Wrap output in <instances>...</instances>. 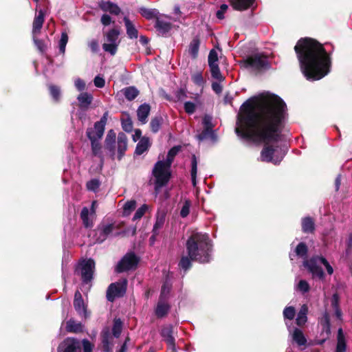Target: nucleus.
I'll use <instances>...</instances> for the list:
<instances>
[{"instance_id":"1","label":"nucleus","mask_w":352,"mask_h":352,"mask_svg":"<svg viewBox=\"0 0 352 352\" xmlns=\"http://www.w3.org/2000/svg\"><path fill=\"white\" fill-rule=\"evenodd\" d=\"M287 117V107L280 98L269 92L262 93L241 105L235 132L243 139L276 144ZM285 155V150L282 147L265 145L261 160L278 164Z\"/></svg>"},{"instance_id":"2","label":"nucleus","mask_w":352,"mask_h":352,"mask_svg":"<svg viewBox=\"0 0 352 352\" xmlns=\"http://www.w3.org/2000/svg\"><path fill=\"white\" fill-rule=\"evenodd\" d=\"M300 70L308 80H318L330 71L331 60L323 45L314 39H300L294 47Z\"/></svg>"},{"instance_id":"3","label":"nucleus","mask_w":352,"mask_h":352,"mask_svg":"<svg viewBox=\"0 0 352 352\" xmlns=\"http://www.w3.org/2000/svg\"><path fill=\"white\" fill-rule=\"evenodd\" d=\"M186 250L188 256H183L179 262L185 271L190 268L191 261L206 263L212 259V244L206 234L192 233L186 241Z\"/></svg>"},{"instance_id":"4","label":"nucleus","mask_w":352,"mask_h":352,"mask_svg":"<svg viewBox=\"0 0 352 352\" xmlns=\"http://www.w3.org/2000/svg\"><path fill=\"white\" fill-rule=\"evenodd\" d=\"M179 151V147L175 146L172 148L168 151L165 161H158L155 164L153 169V175L155 178V191H159L162 187L168 183L170 177V168L171 164Z\"/></svg>"},{"instance_id":"5","label":"nucleus","mask_w":352,"mask_h":352,"mask_svg":"<svg viewBox=\"0 0 352 352\" xmlns=\"http://www.w3.org/2000/svg\"><path fill=\"white\" fill-rule=\"evenodd\" d=\"M116 135L113 130L108 131L105 140L104 148L109 152L110 156L113 158L116 154V144L118 151V159L120 160L127 149V137L124 133H119L116 142Z\"/></svg>"},{"instance_id":"6","label":"nucleus","mask_w":352,"mask_h":352,"mask_svg":"<svg viewBox=\"0 0 352 352\" xmlns=\"http://www.w3.org/2000/svg\"><path fill=\"white\" fill-rule=\"evenodd\" d=\"M324 265L329 274H332L333 269L331 265L329 263L327 260L322 256H313L310 259H306L303 261V265L308 270L314 278H318L322 280L324 277V272L321 267V265Z\"/></svg>"},{"instance_id":"7","label":"nucleus","mask_w":352,"mask_h":352,"mask_svg":"<svg viewBox=\"0 0 352 352\" xmlns=\"http://www.w3.org/2000/svg\"><path fill=\"white\" fill-rule=\"evenodd\" d=\"M118 228L116 223L104 219L94 230V239L96 243H101L109 237L114 236V230ZM119 232L115 235L119 234Z\"/></svg>"},{"instance_id":"8","label":"nucleus","mask_w":352,"mask_h":352,"mask_svg":"<svg viewBox=\"0 0 352 352\" xmlns=\"http://www.w3.org/2000/svg\"><path fill=\"white\" fill-rule=\"evenodd\" d=\"M95 270V262L93 259L89 258L81 261L76 270V272L81 276L83 283L87 284L93 279Z\"/></svg>"},{"instance_id":"9","label":"nucleus","mask_w":352,"mask_h":352,"mask_svg":"<svg viewBox=\"0 0 352 352\" xmlns=\"http://www.w3.org/2000/svg\"><path fill=\"white\" fill-rule=\"evenodd\" d=\"M119 35L120 30L115 28L111 29L107 33V43H104L102 45V48L105 52H109L111 55H114L116 53L120 43V41L118 39Z\"/></svg>"},{"instance_id":"10","label":"nucleus","mask_w":352,"mask_h":352,"mask_svg":"<svg viewBox=\"0 0 352 352\" xmlns=\"http://www.w3.org/2000/svg\"><path fill=\"white\" fill-rule=\"evenodd\" d=\"M87 136L91 142V151L94 155L98 157L100 161L104 160L102 155V147L100 143L103 134L100 135L98 132L92 129L87 130Z\"/></svg>"},{"instance_id":"11","label":"nucleus","mask_w":352,"mask_h":352,"mask_svg":"<svg viewBox=\"0 0 352 352\" xmlns=\"http://www.w3.org/2000/svg\"><path fill=\"white\" fill-rule=\"evenodd\" d=\"M126 289V281L111 283L107 291V298L113 302L116 298L122 296Z\"/></svg>"},{"instance_id":"12","label":"nucleus","mask_w":352,"mask_h":352,"mask_svg":"<svg viewBox=\"0 0 352 352\" xmlns=\"http://www.w3.org/2000/svg\"><path fill=\"white\" fill-rule=\"evenodd\" d=\"M138 263L137 256L133 253L126 254L118 263L116 267L118 272H122L135 268Z\"/></svg>"},{"instance_id":"13","label":"nucleus","mask_w":352,"mask_h":352,"mask_svg":"<svg viewBox=\"0 0 352 352\" xmlns=\"http://www.w3.org/2000/svg\"><path fill=\"white\" fill-rule=\"evenodd\" d=\"M245 63L254 69H261L268 66L267 58L261 54H252L247 58Z\"/></svg>"},{"instance_id":"14","label":"nucleus","mask_w":352,"mask_h":352,"mask_svg":"<svg viewBox=\"0 0 352 352\" xmlns=\"http://www.w3.org/2000/svg\"><path fill=\"white\" fill-rule=\"evenodd\" d=\"M74 307L78 315L84 318H87L90 313L87 311V305L82 299V294L79 291H76L74 294Z\"/></svg>"},{"instance_id":"15","label":"nucleus","mask_w":352,"mask_h":352,"mask_svg":"<svg viewBox=\"0 0 352 352\" xmlns=\"http://www.w3.org/2000/svg\"><path fill=\"white\" fill-rule=\"evenodd\" d=\"M80 344L78 340L72 338H66L58 346V352H79Z\"/></svg>"},{"instance_id":"16","label":"nucleus","mask_w":352,"mask_h":352,"mask_svg":"<svg viewBox=\"0 0 352 352\" xmlns=\"http://www.w3.org/2000/svg\"><path fill=\"white\" fill-rule=\"evenodd\" d=\"M170 20V17L166 15L160 14L157 17L155 27L160 34H164L171 29Z\"/></svg>"},{"instance_id":"17","label":"nucleus","mask_w":352,"mask_h":352,"mask_svg":"<svg viewBox=\"0 0 352 352\" xmlns=\"http://www.w3.org/2000/svg\"><path fill=\"white\" fill-rule=\"evenodd\" d=\"M45 13L43 10H40L35 15L32 25V34L36 36L41 31L44 22Z\"/></svg>"},{"instance_id":"18","label":"nucleus","mask_w":352,"mask_h":352,"mask_svg":"<svg viewBox=\"0 0 352 352\" xmlns=\"http://www.w3.org/2000/svg\"><path fill=\"white\" fill-rule=\"evenodd\" d=\"M150 111L151 107L149 104L146 103L141 104L137 110V116L138 120L142 124L146 123Z\"/></svg>"},{"instance_id":"19","label":"nucleus","mask_w":352,"mask_h":352,"mask_svg":"<svg viewBox=\"0 0 352 352\" xmlns=\"http://www.w3.org/2000/svg\"><path fill=\"white\" fill-rule=\"evenodd\" d=\"M124 22L126 27V32L128 37L131 39H135L138 37V31L134 24L126 16L124 17Z\"/></svg>"},{"instance_id":"20","label":"nucleus","mask_w":352,"mask_h":352,"mask_svg":"<svg viewBox=\"0 0 352 352\" xmlns=\"http://www.w3.org/2000/svg\"><path fill=\"white\" fill-rule=\"evenodd\" d=\"M234 9L245 10L252 6L255 0H229Z\"/></svg>"},{"instance_id":"21","label":"nucleus","mask_w":352,"mask_h":352,"mask_svg":"<svg viewBox=\"0 0 352 352\" xmlns=\"http://www.w3.org/2000/svg\"><path fill=\"white\" fill-rule=\"evenodd\" d=\"M166 300H164V298H160L159 299L158 303L155 309V314L159 318L164 317L169 311L170 306L166 302Z\"/></svg>"},{"instance_id":"22","label":"nucleus","mask_w":352,"mask_h":352,"mask_svg":"<svg viewBox=\"0 0 352 352\" xmlns=\"http://www.w3.org/2000/svg\"><path fill=\"white\" fill-rule=\"evenodd\" d=\"M109 113L106 111L100 118V121L94 124V127L88 128L87 129H92V131L98 132L100 135L104 134L105 125L108 119Z\"/></svg>"},{"instance_id":"23","label":"nucleus","mask_w":352,"mask_h":352,"mask_svg":"<svg viewBox=\"0 0 352 352\" xmlns=\"http://www.w3.org/2000/svg\"><path fill=\"white\" fill-rule=\"evenodd\" d=\"M166 221V213L164 212H158L156 216L155 223L153 226L152 232L160 234V230L164 227Z\"/></svg>"},{"instance_id":"24","label":"nucleus","mask_w":352,"mask_h":352,"mask_svg":"<svg viewBox=\"0 0 352 352\" xmlns=\"http://www.w3.org/2000/svg\"><path fill=\"white\" fill-rule=\"evenodd\" d=\"M151 146L150 140L148 138L143 137L142 138L139 142L138 143L135 153L138 155H140L143 154L145 151H146Z\"/></svg>"},{"instance_id":"25","label":"nucleus","mask_w":352,"mask_h":352,"mask_svg":"<svg viewBox=\"0 0 352 352\" xmlns=\"http://www.w3.org/2000/svg\"><path fill=\"white\" fill-rule=\"evenodd\" d=\"M77 100L81 108L87 109L92 102L93 97L89 93L83 92L78 96Z\"/></svg>"},{"instance_id":"26","label":"nucleus","mask_w":352,"mask_h":352,"mask_svg":"<svg viewBox=\"0 0 352 352\" xmlns=\"http://www.w3.org/2000/svg\"><path fill=\"white\" fill-rule=\"evenodd\" d=\"M199 141H203L206 139H210L212 142L217 140V136L213 129H204L196 135Z\"/></svg>"},{"instance_id":"27","label":"nucleus","mask_w":352,"mask_h":352,"mask_svg":"<svg viewBox=\"0 0 352 352\" xmlns=\"http://www.w3.org/2000/svg\"><path fill=\"white\" fill-rule=\"evenodd\" d=\"M292 337L293 340L298 345V346H304L307 343V339L304 336L302 331L297 328H295L292 333Z\"/></svg>"},{"instance_id":"28","label":"nucleus","mask_w":352,"mask_h":352,"mask_svg":"<svg viewBox=\"0 0 352 352\" xmlns=\"http://www.w3.org/2000/svg\"><path fill=\"white\" fill-rule=\"evenodd\" d=\"M308 313V307L306 305H303L301 306L300 311L297 315V318L296 319V324L298 326H302L305 324L307 320V315Z\"/></svg>"},{"instance_id":"29","label":"nucleus","mask_w":352,"mask_h":352,"mask_svg":"<svg viewBox=\"0 0 352 352\" xmlns=\"http://www.w3.org/2000/svg\"><path fill=\"white\" fill-rule=\"evenodd\" d=\"M337 340L338 342L335 352H346V345L342 329H338Z\"/></svg>"},{"instance_id":"30","label":"nucleus","mask_w":352,"mask_h":352,"mask_svg":"<svg viewBox=\"0 0 352 352\" xmlns=\"http://www.w3.org/2000/svg\"><path fill=\"white\" fill-rule=\"evenodd\" d=\"M173 326L167 325L162 328L161 331V336L166 343H173V340L175 338L173 336Z\"/></svg>"},{"instance_id":"31","label":"nucleus","mask_w":352,"mask_h":352,"mask_svg":"<svg viewBox=\"0 0 352 352\" xmlns=\"http://www.w3.org/2000/svg\"><path fill=\"white\" fill-rule=\"evenodd\" d=\"M80 218L85 228H91L93 226V219L89 217V210L84 207L80 212Z\"/></svg>"},{"instance_id":"32","label":"nucleus","mask_w":352,"mask_h":352,"mask_svg":"<svg viewBox=\"0 0 352 352\" xmlns=\"http://www.w3.org/2000/svg\"><path fill=\"white\" fill-rule=\"evenodd\" d=\"M140 13L146 19H152L160 16V12L156 9H148L146 8H140Z\"/></svg>"},{"instance_id":"33","label":"nucleus","mask_w":352,"mask_h":352,"mask_svg":"<svg viewBox=\"0 0 352 352\" xmlns=\"http://www.w3.org/2000/svg\"><path fill=\"white\" fill-rule=\"evenodd\" d=\"M199 44L200 42L199 38H194L189 45L188 52L193 58H195L197 56Z\"/></svg>"},{"instance_id":"34","label":"nucleus","mask_w":352,"mask_h":352,"mask_svg":"<svg viewBox=\"0 0 352 352\" xmlns=\"http://www.w3.org/2000/svg\"><path fill=\"white\" fill-rule=\"evenodd\" d=\"M101 8L103 10L109 12L110 13L115 15H118L120 12V8L116 4L110 2L103 3L101 6Z\"/></svg>"},{"instance_id":"35","label":"nucleus","mask_w":352,"mask_h":352,"mask_svg":"<svg viewBox=\"0 0 352 352\" xmlns=\"http://www.w3.org/2000/svg\"><path fill=\"white\" fill-rule=\"evenodd\" d=\"M302 229L304 232L309 233L314 230V222L310 217H305L302 220Z\"/></svg>"},{"instance_id":"36","label":"nucleus","mask_w":352,"mask_h":352,"mask_svg":"<svg viewBox=\"0 0 352 352\" xmlns=\"http://www.w3.org/2000/svg\"><path fill=\"white\" fill-rule=\"evenodd\" d=\"M308 248L303 242L300 243L295 248L294 253L297 256L307 259Z\"/></svg>"},{"instance_id":"37","label":"nucleus","mask_w":352,"mask_h":352,"mask_svg":"<svg viewBox=\"0 0 352 352\" xmlns=\"http://www.w3.org/2000/svg\"><path fill=\"white\" fill-rule=\"evenodd\" d=\"M123 94L128 100H134L139 94V91L134 87H129L122 90Z\"/></svg>"},{"instance_id":"38","label":"nucleus","mask_w":352,"mask_h":352,"mask_svg":"<svg viewBox=\"0 0 352 352\" xmlns=\"http://www.w3.org/2000/svg\"><path fill=\"white\" fill-rule=\"evenodd\" d=\"M66 329L69 332L78 333L82 331V326L80 322H76L74 320H69L67 322Z\"/></svg>"},{"instance_id":"39","label":"nucleus","mask_w":352,"mask_h":352,"mask_svg":"<svg viewBox=\"0 0 352 352\" xmlns=\"http://www.w3.org/2000/svg\"><path fill=\"white\" fill-rule=\"evenodd\" d=\"M191 179L194 187L197 185V160L195 155H192L191 160Z\"/></svg>"},{"instance_id":"40","label":"nucleus","mask_w":352,"mask_h":352,"mask_svg":"<svg viewBox=\"0 0 352 352\" xmlns=\"http://www.w3.org/2000/svg\"><path fill=\"white\" fill-rule=\"evenodd\" d=\"M210 71L211 76L213 78L218 80L219 81L223 80V77L220 72L219 64L210 65Z\"/></svg>"},{"instance_id":"41","label":"nucleus","mask_w":352,"mask_h":352,"mask_svg":"<svg viewBox=\"0 0 352 352\" xmlns=\"http://www.w3.org/2000/svg\"><path fill=\"white\" fill-rule=\"evenodd\" d=\"M136 207V201L135 200H130L126 201L123 206L122 214L124 217L129 216Z\"/></svg>"},{"instance_id":"42","label":"nucleus","mask_w":352,"mask_h":352,"mask_svg":"<svg viewBox=\"0 0 352 352\" xmlns=\"http://www.w3.org/2000/svg\"><path fill=\"white\" fill-rule=\"evenodd\" d=\"M122 330V322L120 318H116L113 321L112 333L114 337L118 338Z\"/></svg>"},{"instance_id":"43","label":"nucleus","mask_w":352,"mask_h":352,"mask_svg":"<svg viewBox=\"0 0 352 352\" xmlns=\"http://www.w3.org/2000/svg\"><path fill=\"white\" fill-rule=\"evenodd\" d=\"M163 119L161 116H155L153 118L150 123L151 131L153 133H157L159 131L162 124Z\"/></svg>"},{"instance_id":"44","label":"nucleus","mask_w":352,"mask_h":352,"mask_svg":"<svg viewBox=\"0 0 352 352\" xmlns=\"http://www.w3.org/2000/svg\"><path fill=\"white\" fill-rule=\"evenodd\" d=\"M68 42V36L66 32H62L60 39L59 41V51L60 53L64 54L67 43Z\"/></svg>"},{"instance_id":"45","label":"nucleus","mask_w":352,"mask_h":352,"mask_svg":"<svg viewBox=\"0 0 352 352\" xmlns=\"http://www.w3.org/2000/svg\"><path fill=\"white\" fill-rule=\"evenodd\" d=\"M49 89L50 91V95L53 98V99L56 101H58L60 98V89L58 87L53 85H50L49 86Z\"/></svg>"},{"instance_id":"46","label":"nucleus","mask_w":352,"mask_h":352,"mask_svg":"<svg viewBox=\"0 0 352 352\" xmlns=\"http://www.w3.org/2000/svg\"><path fill=\"white\" fill-rule=\"evenodd\" d=\"M296 289L301 293L305 294L309 291L310 287L306 280H300L297 284Z\"/></svg>"},{"instance_id":"47","label":"nucleus","mask_w":352,"mask_h":352,"mask_svg":"<svg viewBox=\"0 0 352 352\" xmlns=\"http://www.w3.org/2000/svg\"><path fill=\"white\" fill-rule=\"evenodd\" d=\"M100 186V182L98 179H92L87 183V188L89 190L96 192Z\"/></svg>"},{"instance_id":"48","label":"nucleus","mask_w":352,"mask_h":352,"mask_svg":"<svg viewBox=\"0 0 352 352\" xmlns=\"http://www.w3.org/2000/svg\"><path fill=\"white\" fill-rule=\"evenodd\" d=\"M122 127L126 132H131L133 129V122L128 116L126 118L122 119Z\"/></svg>"},{"instance_id":"49","label":"nucleus","mask_w":352,"mask_h":352,"mask_svg":"<svg viewBox=\"0 0 352 352\" xmlns=\"http://www.w3.org/2000/svg\"><path fill=\"white\" fill-rule=\"evenodd\" d=\"M208 60V65L218 64V62H219L218 54H217V51L214 49H212L210 51Z\"/></svg>"},{"instance_id":"50","label":"nucleus","mask_w":352,"mask_h":352,"mask_svg":"<svg viewBox=\"0 0 352 352\" xmlns=\"http://www.w3.org/2000/svg\"><path fill=\"white\" fill-rule=\"evenodd\" d=\"M190 201L186 200L184 203L182 209L180 210V215L182 217H186L190 212Z\"/></svg>"},{"instance_id":"51","label":"nucleus","mask_w":352,"mask_h":352,"mask_svg":"<svg viewBox=\"0 0 352 352\" xmlns=\"http://www.w3.org/2000/svg\"><path fill=\"white\" fill-rule=\"evenodd\" d=\"M109 337L110 336L108 331L104 333L102 335V344L105 352L111 351V349L109 347L110 342L109 340Z\"/></svg>"},{"instance_id":"52","label":"nucleus","mask_w":352,"mask_h":352,"mask_svg":"<svg viewBox=\"0 0 352 352\" xmlns=\"http://www.w3.org/2000/svg\"><path fill=\"white\" fill-rule=\"evenodd\" d=\"M295 309L293 307H287L283 311V316L285 318L292 320L295 316Z\"/></svg>"},{"instance_id":"53","label":"nucleus","mask_w":352,"mask_h":352,"mask_svg":"<svg viewBox=\"0 0 352 352\" xmlns=\"http://www.w3.org/2000/svg\"><path fill=\"white\" fill-rule=\"evenodd\" d=\"M212 118L209 115H205L202 120V124L204 129H213L212 123Z\"/></svg>"},{"instance_id":"54","label":"nucleus","mask_w":352,"mask_h":352,"mask_svg":"<svg viewBox=\"0 0 352 352\" xmlns=\"http://www.w3.org/2000/svg\"><path fill=\"white\" fill-rule=\"evenodd\" d=\"M192 80L197 85L202 86L204 84V80L200 72L194 74L192 76Z\"/></svg>"},{"instance_id":"55","label":"nucleus","mask_w":352,"mask_h":352,"mask_svg":"<svg viewBox=\"0 0 352 352\" xmlns=\"http://www.w3.org/2000/svg\"><path fill=\"white\" fill-rule=\"evenodd\" d=\"M170 290V285L167 283H164V284L162 285L161 294H160V298H164V300H166L168 296V294Z\"/></svg>"},{"instance_id":"56","label":"nucleus","mask_w":352,"mask_h":352,"mask_svg":"<svg viewBox=\"0 0 352 352\" xmlns=\"http://www.w3.org/2000/svg\"><path fill=\"white\" fill-rule=\"evenodd\" d=\"M148 207L146 205L144 204L142 205L140 208H138L137 210V211L135 212L133 217V221H135V220H138V219H140L142 218V217L144 214V213L146 212V210H147Z\"/></svg>"},{"instance_id":"57","label":"nucleus","mask_w":352,"mask_h":352,"mask_svg":"<svg viewBox=\"0 0 352 352\" xmlns=\"http://www.w3.org/2000/svg\"><path fill=\"white\" fill-rule=\"evenodd\" d=\"M185 111L188 114H192L195 111L196 105L192 102H186L184 103Z\"/></svg>"},{"instance_id":"58","label":"nucleus","mask_w":352,"mask_h":352,"mask_svg":"<svg viewBox=\"0 0 352 352\" xmlns=\"http://www.w3.org/2000/svg\"><path fill=\"white\" fill-rule=\"evenodd\" d=\"M74 85H75V87L79 91H82L85 90V87H86L85 81L80 78H77L74 80Z\"/></svg>"},{"instance_id":"59","label":"nucleus","mask_w":352,"mask_h":352,"mask_svg":"<svg viewBox=\"0 0 352 352\" xmlns=\"http://www.w3.org/2000/svg\"><path fill=\"white\" fill-rule=\"evenodd\" d=\"M33 40H34V43L35 44V45L37 47L38 50L40 52H43L46 48L44 42L41 40L36 38V36H33Z\"/></svg>"},{"instance_id":"60","label":"nucleus","mask_w":352,"mask_h":352,"mask_svg":"<svg viewBox=\"0 0 352 352\" xmlns=\"http://www.w3.org/2000/svg\"><path fill=\"white\" fill-rule=\"evenodd\" d=\"M228 9V5L222 4L220 6V9L217 12V17L219 19H224V13L227 11Z\"/></svg>"},{"instance_id":"61","label":"nucleus","mask_w":352,"mask_h":352,"mask_svg":"<svg viewBox=\"0 0 352 352\" xmlns=\"http://www.w3.org/2000/svg\"><path fill=\"white\" fill-rule=\"evenodd\" d=\"M94 83L96 87L102 88L104 87L105 80L102 77H100V76H97L95 77V78L94 80Z\"/></svg>"},{"instance_id":"62","label":"nucleus","mask_w":352,"mask_h":352,"mask_svg":"<svg viewBox=\"0 0 352 352\" xmlns=\"http://www.w3.org/2000/svg\"><path fill=\"white\" fill-rule=\"evenodd\" d=\"M175 96L178 100H182L186 98V92L184 89H179L175 92Z\"/></svg>"},{"instance_id":"63","label":"nucleus","mask_w":352,"mask_h":352,"mask_svg":"<svg viewBox=\"0 0 352 352\" xmlns=\"http://www.w3.org/2000/svg\"><path fill=\"white\" fill-rule=\"evenodd\" d=\"M320 324H321V326L330 324L329 316L327 312L325 311L323 314V316L320 320Z\"/></svg>"},{"instance_id":"64","label":"nucleus","mask_w":352,"mask_h":352,"mask_svg":"<svg viewBox=\"0 0 352 352\" xmlns=\"http://www.w3.org/2000/svg\"><path fill=\"white\" fill-rule=\"evenodd\" d=\"M82 346H83L84 352H91L92 346L89 340H82Z\"/></svg>"}]
</instances>
